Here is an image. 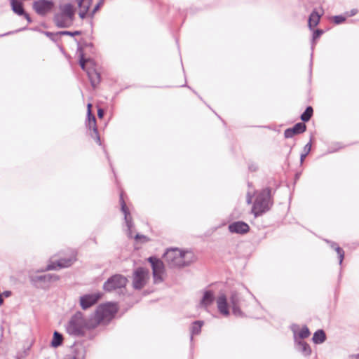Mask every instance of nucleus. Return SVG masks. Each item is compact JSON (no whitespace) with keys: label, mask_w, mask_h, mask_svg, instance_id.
<instances>
[{"label":"nucleus","mask_w":359,"mask_h":359,"mask_svg":"<svg viewBox=\"0 0 359 359\" xmlns=\"http://www.w3.org/2000/svg\"><path fill=\"white\" fill-rule=\"evenodd\" d=\"M93 329H95V324H93L90 318H85L81 311L74 314L65 325L67 333L74 337H83L87 332Z\"/></svg>","instance_id":"obj_1"},{"label":"nucleus","mask_w":359,"mask_h":359,"mask_svg":"<svg viewBox=\"0 0 359 359\" xmlns=\"http://www.w3.org/2000/svg\"><path fill=\"white\" fill-rule=\"evenodd\" d=\"M164 259L170 267H183L194 262L195 257L191 251H183L175 248L167 250Z\"/></svg>","instance_id":"obj_2"},{"label":"nucleus","mask_w":359,"mask_h":359,"mask_svg":"<svg viewBox=\"0 0 359 359\" xmlns=\"http://www.w3.org/2000/svg\"><path fill=\"white\" fill-rule=\"evenodd\" d=\"M117 311V306L113 303H107L100 305L93 316L90 317L93 324L96 328L100 324L108 323Z\"/></svg>","instance_id":"obj_3"},{"label":"nucleus","mask_w":359,"mask_h":359,"mask_svg":"<svg viewBox=\"0 0 359 359\" xmlns=\"http://www.w3.org/2000/svg\"><path fill=\"white\" fill-rule=\"evenodd\" d=\"M271 205V189L269 188L264 189L257 195L252 212L255 217L260 216L268 211Z\"/></svg>","instance_id":"obj_4"},{"label":"nucleus","mask_w":359,"mask_h":359,"mask_svg":"<svg viewBox=\"0 0 359 359\" xmlns=\"http://www.w3.org/2000/svg\"><path fill=\"white\" fill-rule=\"evenodd\" d=\"M127 278L121 274H116L110 277L103 285L105 291L111 292L112 290L124 287L127 284Z\"/></svg>","instance_id":"obj_5"},{"label":"nucleus","mask_w":359,"mask_h":359,"mask_svg":"<svg viewBox=\"0 0 359 359\" xmlns=\"http://www.w3.org/2000/svg\"><path fill=\"white\" fill-rule=\"evenodd\" d=\"M148 278L149 270L142 267L137 268L133 273V287L137 290L142 289L146 285Z\"/></svg>","instance_id":"obj_6"},{"label":"nucleus","mask_w":359,"mask_h":359,"mask_svg":"<svg viewBox=\"0 0 359 359\" xmlns=\"http://www.w3.org/2000/svg\"><path fill=\"white\" fill-rule=\"evenodd\" d=\"M148 261L151 263L153 276L155 283H158L163 281V274L164 273V265L161 260L154 257L148 258Z\"/></svg>","instance_id":"obj_7"},{"label":"nucleus","mask_w":359,"mask_h":359,"mask_svg":"<svg viewBox=\"0 0 359 359\" xmlns=\"http://www.w3.org/2000/svg\"><path fill=\"white\" fill-rule=\"evenodd\" d=\"M54 5L52 0H37L33 3V9L38 15L44 16L53 10Z\"/></svg>","instance_id":"obj_8"},{"label":"nucleus","mask_w":359,"mask_h":359,"mask_svg":"<svg viewBox=\"0 0 359 359\" xmlns=\"http://www.w3.org/2000/svg\"><path fill=\"white\" fill-rule=\"evenodd\" d=\"M76 252H73L70 257L67 259L62 258L59 259L57 262H51L49 264L45 269V271L57 270L58 269L69 267L76 261Z\"/></svg>","instance_id":"obj_9"},{"label":"nucleus","mask_w":359,"mask_h":359,"mask_svg":"<svg viewBox=\"0 0 359 359\" xmlns=\"http://www.w3.org/2000/svg\"><path fill=\"white\" fill-rule=\"evenodd\" d=\"M242 297L236 292H233L230 297V304L232 308V312L236 316H243V313L241 309Z\"/></svg>","instance_id":"obj_10"},{"label":"nucleus","mask_w":359,"mask_h":359,"mask_svg":"<svg viewBox=\"0 0 359 359\" xmlns=\"http://www.w3.org/2000/svg\"><path fill=\"white\" fill-rule=\"evenodd\" d=\"M120 203H121V211L124 214V219H125V221H126V225L128 227L127 234H128V237L131 238L133 236L132 227L133 226V223L132 221V217L130 216V213L128 208H127L126 204L123 198L122 194H121Z\"/></svg>","instance_id":"obj_11"},{"label":"nucleus","mask_w":359,"mask_h":359,"mask_svg":"<svg viewBox=\"0 0 359 359\" xmlns=\"http://www.w3.org/2000/svg\"><path fill=\"white\" fill-rule=\"evenodd\" d=\"M100 297L99 294L83 295L80 298V305L83 309H87L96 304Z\"/></svg>","instance_id":"obj_12"},{"label":"nucleus","mask_w":359,"mask_h":359,"mask_svg":"<svg viewBox=\"0 0 359 359\" xmlns=\"http://www.w3.org/2000/svg\"><path fill=\"white\" fill-rule=\"evenodd\" d=\"M248 224L244 222H235L229 224V230L231 233L244 234L249 231Z\"/></svg>","instance_id":"obj_13"},{"label":"nucleus","mask_w":359,"mask_h":359,"mask_svg":"<svg viewBox=\"0 0 359 359\" xmlns=\"http://www.w3.org/2000/svg\"><path fill=\"white\" fill-rule=\"evenodd\" d=\"M11 6L13 11L18 15H23L28 22H31L32 20L29 15L25 12L22 6V0H11Z\"/></svg>","instance_id":"obj_14"},{"label":"nucleus","mask_w":359,"mask_h":359,"mask_svg":"<svg viewBox=\"0 0 359 359\" xmlns=\"http://www.w3.org/2000/svg\"><path fill=\"white\" fill-rule=\"evenodd\" d=\"M306 129V126L304 123H296L292 128H287L285 130L284 135L286 138H291L294 135L301 134Z\"/></svg>","instance_id":"obj_15"},{"label":"nucleus","mask_w":359,"mask_h":359,"mask_svg":"<svg viewBox=\"0 0 359 359\" xmlns=\"http://www.w3.org/2000/svg\"><path fill=\"white\" fill-rule=\"evenodd\" d=\"M217 305L218 311L221 314L225 316H228L229 315L227 299L224 294H222L217 297Z\"/></svg>","instance_id":"obj_16"},{"label":"nucleus","mask_w":359,"mask_h":359,"mask_svg":"<svg viewBox=\"0 0 359 359\" xmlns=\"http://www.w3.org/2000/svg\"><path fill=\"white\" fill-rule=\"evenodd\" d=\"M91 0H79L78 6L79 8V15L81 19H84L90 13L89 8L91 5Z\"/></svg>","instance_id":"obj_17"},{"label":"nucleus","mask_w":359,"mask_h":359,"mask_svg":"<svg viewBox=\"0 0 359 359\" xmlns=\"http://www.w3.org/2000/svg\"><path fill=\"white\" fill-rule=\"evenodd\" d=\"M215 300L214 292L211 290H206L203 292V296L200 301V306L207 309Z\"/></svg>","instance_id":"obj_18"},{"label":"nucleus","mask_w":359,"mask_h":359,"mask_svg":"<svg viewBox=\"0 0 359 359\" xmlns=\"http://www.w3.org/2000/svg\"><path fill=\"white\" fill-rule=\"evenodd\" d=\"M54 22L55 25L59 27H68L72 23L69 18L66 15L60 13H57L54 16Z\"/></svg>","instance_id":"obj_19"},{"label":"nucleus","mask_w":359,"mask_h":359,"mask_svg":"<svg viewBox=\"0 0 359 359\" xmlns=\"http://www.w3.org/2000/svg\"><path fill=\"white\" fill-rule=\"evenodd\" d=\"M61 13L66 15L73 22L75 11L74 6L71 4H66L60 6Z\"/></svg>","instance_id":"obj_20"},{"label":"nucleus","mask_w":359,"mask_h":359,"mask_svg":"<svg viewBox=\"0 0 359 359\" xmlns=\"http://www.w3.org/2000/svg\"><path fill=\"white\" fill-rule=\"evenodd\" d=\"M297 349L305 356H308L311 353L310 346L304 341H299L297 343Z\"/></svg>","instance_id":"obj_21"},{"label":"nucleus","mask_w":359,"mask_h":359,"mask_svg":"<svg viewBox=\"0 0 359 359\" xmlns=\"http://www.w3.org/2000/svg\"><path fill=\"white\" fill-rule=\"evenodd\" d=\"M313 341L316 344H322L326 340V335L323 330H317L313 336Z\"/></svg>","instance_id":"obj_22"},{"label":"nucleus","mask_w":359,"mask_h":359,"mask_svg":"<svg viewBox=\"0 0 359 359\" xmlns=\"http://www.w3.org/2000/svg\"><path fill=\"white\" fill-rule=\"evenodd\" d=\"M320 16L317 12L313 11L311 13L309 18V27L310 29H313L318 25L320 21Z\"/></svg>","instance_id":"obj_23"},{"label":"nucleus","mask_w":359,"mask_h":359,"mask_svg":"<svg viewBox=\"0 0 359 359\" xmlns=\"http://www.w3.org/2000/svg\"><path fill=\"white\" fill-rule=\"evenodd\" d=\"M89 79L93 87H95L100 83V74L95 71H87Z\"/></svg>","instance_id":"obj_24"},{"label":"nucleus","mask_w":359,"mask_h":359,"mask_svg":"<svg viewBox=\"0 0 359 359\" xmlns=\"http://www.w3.org/2000/svg\"><path fill=\"white\" fill-rule=\"evenodd\" d=\"M88 127L90 129L93 128V131L94 133L96 134V135H97L98 134V132H97V129L96 128V118L95 117V116L92 115L91 114V110H88Z\"/></svg>","instance_id":"obj_25"},{"label":"nucleus","mask_w":359,"mask_h":359,"mask_svg":"<svg viewBox=\"0 0 359 359\" xmlns=\"http://www.w3.org/2000/svg\"><path fill=\"white\" fill-rule=\"evenodd\" d=\"M62 341H63L62 335L60 333H59L58 332L55 331L53 334V338L51 341V346L55 348L58 347L62 344Z\"/></svg>","instance_id":"obj_26"},{"label":"nucleus","mask_w":359,"mask_h":359,"mask_svg":"<svg viewBox=\"0 0 359 359\" xmlns=\"http://www.w3.org/2000/svg\"><path fill=\"white\" fill-rule=\"evenodd\" d=\"M203 325V321L201 320H197L195 321L192 326H191V339H192V335L194 334H198L201 332V327Z\"/></svg>","instance_id":"obj_27"},{"label":"nucleus","mask_w":359,"mask_h":359,"mask_svg":"<svg viewBox=\"0 0 359 359\" xmlns=\"http://www.w3.org/2000/svg\"><path fill=\"white\" fill-rule=\"evenodd\" d=\"M313 108L311 107H307L304 112L301 115V119L304 121H309L313 115Z\"/></svg>","instance_id":"obj_28"},{"label":"nucleus","mask_w":359,"mask_h":359,"mask_svg":"<svg viewBox=\"0 0 359 359\" xmlns=\"http://www.w3.org/2000/svg\"><path fill=\"white\" fill-rule=\"evenodd\" d=\"M86 357V350L83 347H77L75 350L74 359H84Z\"/></svg>","instance_id":"obj_29"},{"label":"nucleus","mask_w":359,"mask_h":359,"mask_svg":"<svg viewBox=\"0 0 359 359\" xmlns=\"http://www.w3.org/2000/svg\"><path fill=\"white\" fill-rule=\"evenodd\" d=\"M309 335H310V331L306 326L303 327L299 333V337L301 339L307 338Z\"/></svg>","instance_id":"obj_30"},{"label":"nucleus","mask_w":359,"mask_h":359,"mask_svg":"<svg viewBox=\"0 0 359 359\" xmlns=\"http://www.w3.org/2000/svg\"><path fill=\"white\" fill-rule=\"evenodd\" d=\"M36 279L39 281L43 282H51V276L50 274H46L42 276H39L36 277Z\"/></svg>","instance_id":"obj_31"},{"label":"nucleus","mask_w":359,"mask_h":359,"mask_svg":"<svg viewBox=\"0 0 359 359\" xmlns=\"http://www.w3.org/2000/svg\"><path fill=\"white\" fill-rule=\"evenodd\" d=\"M335 250L339 256V264H341L343 262L344 257V250L339 246L336 247Z\"/></svg>","instance_id":"obj_32"},{"label":"nucleus","mask_w":359,"mask_h":359,"mask_svg":"<svg viewBox=\"0 0 359 359\" xmlns=\"http://www.w3.org/2000/svg\"><path fill=\"white\" fill-rule=\"evenodd\" d=\"M103 4V0H100L93 8V11L89 13V15L93 17L95 13L99 10L100 6Z\"/></svg>","instance_id":"obj_33"},{"label":"nucleus","mask_w":359,"mask_h":359,"mask_svg":"<svg viewBox=\"0 0 359 359\" xmlns=\"http://www.w3.org/2000/svg\"><path fill=\"white\" fill-rule=\"evenodd\" d=\"M346 18L342 15H336L334 17V22L336 24H340L342 23L344 21H345Z\"/></svg>","instance_id":"obj_34"},{"label":"nucleus","mask_w":359,"mask_h":359,"mask_svg":"<svg viewBox=\"0 0 359 359\" xmlns=\"http://www.w3.org/2000/svg\"><path fill=\"white\" fill-rule=\"evenodd\" d=\"M80 32L79 31H75L74 32H69V31H63V32H60V34H62V35H69V36H76V35H79L80 34Z\"/></svg>","instance_id":"obj_35"},{"label":"nucleus","mask_w":359,"mask_h":359,"mask_svg":"<svg viewBox=\"0 0 359 359\" xmlns=\"http://www.w3.org/2000/svg\"><path fill=\"white\" fill-rule=\"evenodd\" d=\"M323 34V31L321 29H317L313 34V39L315 40L320 36Z\"/></svg>","instance_id":"obj_36"},{"label":"nucleus","mask_w":359,"mask_h":359,"mask_svg":"<svg viewBox=\"0 0 359 359\" xmlns=\"http://www.w3.org/2000/svg\"><path fill=\"white\" fill-rule=\"evenodd\" d=\"M86 60L83 58V56H81L80 60H79V64H80V66L82 68V69L83 70H86Z\"/></svg>","instance_id":"obj_37"},{"label":"nucleus","mask_w":359,"mask_h":359,"mask_svg":"<svg viewBox=\"0 0 359 359\" xmlns=\"http://www.w3.org/2000/svg\"><path fill=\"white\" fill-rule=\"evenodd\" d=\"M311 142H309L307 143L305 146H304V153H306L309 154V153L311 151Z\"/></svg>","instance_id":"obj_38"},{"label":"nucleus","mask_w":359,"mask_h":359,"mask_svg":"<svg viewBox=\"0 0 359 359\" xmlns=\"http://www.w3.org/2000/svg\"><path fill=\"white\" fill-rule=\"evenodd\" d=\"M135 240L143 239V240H144V241H147V238H146V236H145L140 235V234H138V233H137V234H136V236H135Z\"/></svg>","instance_id":"obj_39"},{"label":"nucleus","mask_w":359,"mask_h":359,"mask_svg":"<svg viewBox=\"0 0 359 359\" xmlns=\"http://www.w3.org/2000/svg\"><path fill=\"white\" fill-rule=\"evenodd\" d=\"M50 276H51V282L56 281V280H59V276L57 275L50 274Z\"/></svg>","instance_id":"obj_40"},{"label":"nucleus","mask_w":359,"mask_h":359,"mask_svg":"<svg viewBox=\"0 0 359 359\" xmlns=\"http://www.w3.org/2000/svg\"><path fill=\"white\" fill-rule=\"evenodd\" d=\"M97 116L102 118L104 116V111L102 109H99L97 111Z\"/></svg>","instance_id":"obj_41"},{"label":"nucleus","mask_w":359,"mask_h":359,"mask_svg":"<svg viewBox=\"0 0 359 359\" xmlns=\"http://www.w3.org/2000/svg\"><path fill=\"white\" fill-rule=\"evenodd\" d=\"M307 155H308V154H306V153H304V154H301V156H300V161H301V163H303V161H304V158H306V156Z\"/></svg>","instance_id":"obj_42"},{"label":"nucleus","mask_w":359,"mask_h":359,"mask_svg":"<svg viewBox=\"0 0 359 359\" xmlns=\"http://www.w3.org/2000/svg\"><path fill=\"white\" fill-rule=\"evenodd\" d=\"M349 359H359V353L350 355Z\"/></svg>","instance_id":"obj_43"},{"label":"nucleus","mask_w":359,"mask_h":359,"mask_svg":"<svg viewBox=\"0 0 359 359\" xmlns=\"http://www.w3.org/2000/svg\"><path fill=\"white\" fill-rule=\"evenodd\" d=\"M11 294V292L10 291H6L3 293V295L6 297H8Z\"/></svg>","instance_id":"obj_44"},{"label":"nucleus","mask_w":359,"mask_h":359,"mask_svg":"<svg viewBox=\"0 0 359 359\" xmlns=\"http://www.w3.org/2000/svg\"><path fill=\"white\" fill-rule=\"evenodd\" d=\"M247 202L249 204L251 203V202H252V198H251V196L250 195L248 196Z\"/></svg>","instance_id":"obj_45"},{"label":"nucleus","mask_w":359,"mask_h":359,"mask_svg":"<svg viewBox=\"0 0 359 359\" xmlns=\"http://www.w3.org/2000/svg\"><path fill=\"white\" fill-rule=\"evenodd\" d=\"M91 104H88V111L90 109V107H91Z\"/></svg>","instance_id":"obj_46"},{"label":"nucleus","mask_w":359,"mask_h":359,"mask_svg":"<svg viewBox=\"0 0 359 359\" xmlns=\"http://www.w3.org/2000/svg\"><path fill=\"white\" fill-rule=\"evenodd\" d=\"M46 34H47L48 36H49L50 34H51V33H50V32H46Z\"/></svg>","instance_id":"obj_47"},{"label":"nucleus","mask_w":359,"mask_h":359,"mask_svg":"<svg viewBox=\"0 0 359 359\" xmlns=\"http://www.w3.org/2000/svg\"><path fill=\"white\" fill-rule=\"evenodd\" d=\"M97 141L100 142V137L97 136Z\"/></svg>","instance_id":"obj_48"}]
</instances>
